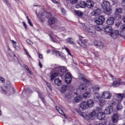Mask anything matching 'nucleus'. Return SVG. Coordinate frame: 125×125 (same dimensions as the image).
<instances>
[{
  "mask_svg": "<svg viewBox=\"0 0 125 125\" xmlns=\"http://www.w3.org/2000/svg\"><path fill=\"white\" fill-rule=\"evenodd\" d=\"M79 78L81 81H83L84 83H82L79 86V89L80 90H87V84L89 83V81L84 78V76L83 74H80L79 75Z\"/></svg>",
  "mask_w": 125,
  "mask_h": 125,
  "instance_id": "1",
  "label": "nucleus"
},
{
  "mask_svg": "<svg viewBox=\"0 0 125 125\" xmlns=\"http://www.w3.org/2000/svg\"><path fill=\"white\" fill-rule=\"evenodd\" d=\"M102 108L100 107H97L96 108L91 112L89 114V118L91 119V120H93L95 117H96V115H97V113H98L99 111H101Z\"/></svg>",
  "mask_w": 125,
  "mask_h": 125,
  "instance_id": "2",
  "label": "nucleus"
},
{
  "mask_svg": "<svg viewBox=\"0 0 125 125\" xmlns=\"http://www.w3.org/2000/svg\"><path fill=\"white\" fill-rule=\"evenodd\" d=\"M79 39L80 40L78 41L79 44H80L82 47L85 48V47H86V43H87V41L82 36L80 37Z\"/></svg>",
  "mask_w": 125,
  "mask_h": 125,
  "instance_id": "3",
  "label": "nucleus"
},
{
  "mask_svg": "<svg viewBox=\"0 0 125 125\" xmlns=\"http://www.w3.org/2000/svg\"><path fill=\"white\" fill-rule=\"evenodd\" d=\"M37 14L38 18H40V17H45L46 18H50L51 17V13H46V12L43 11L42 12H40L39 14L36 13Z\"/></svg>",
  "mask_w": 125,
  "mask_h": 125,
  "instance_id": "4",
  "label": "nucleus"
},
{
  "mask_svg": "<svg viewBox=\"0 0 125 125\" xmlns=\"http://www.w3.org/2000/svg\"><path fill=\"white\" fill-rule=\"evenodd\" d=\"M102 97L104 99H111L112 94L109 91H104L102 93Z\"/></svg>",
  "mask_w": 125,
  "mask_h": 125,
  "instance_id": "5",
  "label": "nucleus"
},
{
  "mask_svg": "<svg viewBox=\"0 0 125 125\" xmlns=\"http://www.w3.org/2000/svg\"><path fill=\"white\" fill-rule=\"evenodd\" d=\"M95 22L97 25H102L105 22V18L102 15L99 16L98 19L96 20Z\"/></svg>",
  "mask_w": 125,
  "mask_h": 125,
  "instance_id": "6",
  "label": "nucleus"
},
{
  "mask_svg": "<svg viewBox=\"0 0 125 125\" xmlns=\"http://www.w3.org/2000/svg\"><path fill=\"white\" fill-rule=\"evenodd\" d=\"M64 78L65 79V83H66L69 84L71 82H72V74H71L70 72L67 73L65 74Z\"/></svg>",
  "mask_w": 125,
  "mask_h": 125,
  "instance_id": "7",
  "label": "nucleus"
},
{
  "mask_svg": "<svg viewBox=\"0 0 125 125\" xmlns=\"http://www.w3.org/2000/svg\"><path fill=\"white\" fill-rule=\"evenodd\" d=\"M123 13V9L121 7L116 8L115 11V15L121 18V15Z\"/></svg>",
  "mask_w": 125,
  "mask_h": 125,
  "instance_id": "8",
  "label": "nucleus"
},
{
  "mask_svg": "<svg viewBox=\"0 0 125 125\" xmlns=\"http://www.w3.org/2000/svg\"><path fill=\"white\" fill-rule=\"evenodd\" d=\"M8 53L10 55L11 57H13L14 59V61L16 62H17L18 61V59L17 58V57L15 56V54H14V53L10 49V48H8Z\"/></svg>",
  "mask_w": 125,
  "mask_h": 125,
  "instance_id": "9",
  "label": "nucleus"
},
{
  "mask_svg": "<svg viewBox=\"0 0 125 125\" xmlns=\"http://www.w3.org/2000/svg\"><path fill=\"white\" fill-rule=\"evenodd\" d=\"M116 100L117 101V102H121L123 100V98L125 97V94H116Z\"/></svg>",
  "mask_w": 125,
  "mask_h": 125,
  "instance_id": "10",
  "label": "nucleus"
},
{
  "mask_svg": "<svg viewBox=\"0 0 125 125\" xmlns=\"http://www.w3.org/2000/svg\"><path fill=\"white\" fill-rule=\"evenodd\" d=\"M113 112V106H109L105 108L104 110V114L106 115H110L111 113Z\"/></svg>",
  "mask_w": 125,
  "mask_h": 125,
  "instance_id": "11",
  "label": "nucleus"
},
{
  "mask_svg": "<svg viewBox=\"0 0 125 125\" xmlns=\"http://www.w3.org/2000/svg\"><path fill=\"white\" fill-rule=\"evenodd\" d=\"M98 111H99L97 112V118L99 120H104V119L105 118V114L101 112V110Z\"/></svg>",
  "mask_w": 125,
  "mask_h": 125,
  "instance_id": "12",
  "label": "nucleus"
},
{
  "mask_svg": "<svg viewBox=\"0 0 125 125\" xmlns=\"http://www.w3.org/2000/svg\"><path fill=\"white\" fill-rule=\"evenodd\" d=\"M88 108H92L94 106V101L92 99H89L86 102Z\"/></svg>",
  "mask_w": 125,
  "mask_h": 125,
  "instance_id": "13",
  "label": "nucleus"
},
{
  "mask_svg": "<svg viewBox=\"0 0 125 125\" xmlns=\"http://www.w3.org/2000/svg\"><path fill=\"white\" fill-rule=\"evenodd\" d=\"M102 6L103 9H106V8L110 7V2L108 1L104 0Z\"/></svg>",
  "mask_w": 125,
  "mask_h": 125,
  "instance_id": "14",
  "label": "nucleus"
},
{
  "mask_svg": "<svg viewBox=\"0 0 125 125\" xmlns=\"http://www.w3.org/2000/svg\"><path fill=\"white\" fill-rule=\"evenodd\" d=\"M119 118H120V116L119 115H118V114H114L112 117V122L114 123V124L118 123V121H119Z\"/></svg>",
  "mask_w": 125,
  "mask_h": 125,
  "instance_id": "15",
  "label": "nucleus"
},
{
  "mask_svg": "<svg viewBox=\"0 0 125 125\" xmlns=\"http://www.w3.org/2000/svg\"><path fill=\"white\" fill-rule=\"evenodd\" d=\"M120 35L119 33V31L118 30H115L114 31H112L111 33L110 34V35L113 39H117L118 38V36Z\"/></svg>",
  "mask_w": 125,
  "mask_h": 125,
  "instance_id": "16",
  "label": "nucleus"
},
{
  "mask_svg": "<svg viewBox=\"0 0 125 125\" xmlns=\"http://www.w3.org/2000/svg\"><path fill=\"white\" fill-rule=\"evenodd\" d=\"M101 13V10L100 9H97L93 11L91 14L93 16H97V15H100Z\"/></svg>",
  "mask_w": 125,
  "mask_h": 125,
  "instance_id": "17",
  "label": "nucleus"
},
{
  "mask_svg": "<svg viewBox=\"0 0 125 125\" xmlns=\"http://www.w3.org/2000/svg\"><path fill=\"white\" fill-rule=\"evenodd\" d=\"M80 107L82 108L83 110H86V109H88L87 104L85 102H82L80 104Z\"/></svg>",
  "mask_w": 125,
  "mask_h": 125,
  "instance_id": "18",
  "label": "nucleus"
},
{
  "mask_svg": "<svg viewBox=\"0 0 125 125\" xmlns=\"http://www.w3.org/2000/svg\"><path fill=\"white\" fill-rule=\"evenodd\" d=\"M121 79H118L116 80L115 81H114L112 84V86H114V87H116V86H119L121 84Z\"/></svg>",
  "mask_w": 125,
  "mask_h": 125,
  "instance_id": "19",
  "label": "nucleus"
},
{
  "mask_svg": "<svg viewBox=\"0 0 125 125\" xmlns=\"http://www.w3.org/2000/svg\"><path fill=\"white\" fill-rule=\"evenodd\" d=\"M100 88L98 86H94L92 88V90L93 94L98 95V91H99Z\"/></svg>",
  "mask_w": 125,
  "mask_h": 125,
  "instance_id": "20",
  "label": "nucleus"
},
{
  "mask_svg": "<svg viewBox=\"0 0 125 125\" xmlns=\"http://www.w3.org/2000/svg\"><path fill=\"white\" fill-rule=\"evenodd\" d=\"M57 19L56 18H51L48 21V24L49 25H53L56 23Z\"/></svg>",
  "mask_w": 125,
  "mask_h": 125,
  "instance_id": "21",
  "label": "nucleus"
},
{
  "mask_svg": "<svg viewBox=\"0 0 125 125\" xmlns=\"http://www.w3.org/2000/svg\"><path fill=\"white\" fill-rule=\"evenodd\" d=\"M104 12L107 15H110V14H112V9H111L110 7L104 9Z\"/></svg>",
  "mask_w": 125,
  "mask_h": 125,
  "instance_id": "22",
  "label": "nucleus"
},
{
  "mask_svg": "<svg viewBox=\"0 0 125 125\" xmlns=\"http://www.w3.org/2000/svg\"><path fill=\"white\" fill-rule=\"evenodd\" d=\"M106 24L107 25H109L110 26H111V25H113V24H114V18H109L106 21Z\"/></svg>",
  "mask_w": 125,
  "mask_h": 125,
  "instance_id": "23",
  "label": "nucleus"
},
{
  "mask_svg": "<svg viewBox=\"0 0 125 125\" xmlns=\"http://www.w3.org/2000/svg\"><path fill=\"white\" fill-rule=\"evenodd\" d=\"M104 30L105 33H110V34H111L113 31V28H112V27L108 26H105L104 27Z\"/></svg>",
  "mask_w": 125,
  "mask_h": 125,
  "instance_id": "24",
  "label": "nucleus"
},
{
  "mask_svg": "<svg viewBox=\"0 0 125 125\" xmlns=\"http://www.w3.org/2000/svg\"><path fill=\"white\" fill-rule=\"evenodd\" d=\"M94 44H95V46H97V47H100L101 46L103 47V44H102V42L101 41H94Z\"/></svg>",
  "mask_w": 125,
  "mask_h": 125,
  "instance_id": "25",
  "label": "nucleus"
},
{
  "mask_svg": "<svg viewBox=\"0 0 125 125\" xmlns=\"http://www.w3.org/2000/svg\"><path fill=\"white\" fill-rule=\"evenodd\" d=\"M93 5H94V3H93V1L91 0H88L86 3V7H88V8H91V7H92Z\"/></svg>",
  "mask_w": 125,
  "mask_h": 125,
  "instance_id": "26",
  "label": "nucleus"
},
{
  "mask_svg": "<svg viewBox=\"0 0 125 125\" xmlns=\"http://www.w3.org/2000/svg\"><path fill=\"white\" fill-rule=\"evenodd\" d=\"M56 109L60 114H61V115H62V116H64L65 118H67L66 117V115L65 114V113H64V112H63V110L61 109L60 107L58 106H56Z\"/></svg>",
  "mask_w": 125,
  "mask_h": 125,
  "instance_id": "27",
  "label": "nucleus"
},
{
  "mask_svg": "<svg viewBox=\"0 0 125 125\" xmlns=\"http://www.w3.org/2000/svg\"><path fill=\"white\" fill-rule=\"evenodd\" d=\"M83 97L86 99H87V98H90V97H91V94L90 92H85L83 95Z\"/></svg>",
  "mask_w": 125,
  "mask_h": 125,
  "instance_id": "28",
  "label": "nucleus"
},
{
  "mask_svg": "<svg viewBox=\"0 0 125 125\" xmlns=\"http://www.w3.org/2000/svg\"><path fill=\"white\" fill-rule=\"evenodd\" d=\"M56 68H59L62 73L67 72V68L65 66H57Z\"/></svg>",
  "mask_w": 125,
  "mask_h": 125,
  "instance_id": "29",
  "label": "nucleus"
},
{
  "mask_svg": "<svg viewBox=\"0 0 125 125\" xmlns=\"http://www.w3.org/2000/svg\"><path fill=\"white\" fill-rule=\"evenodd\" d=\"M83 100V98L81 96H77L74 99V102H76V103H79V102H81Z\"/></svg>",
  "mask_w": 125,
  "mask_h": 125,
  "instance_id": "30",
  "label": "nucleus"
},
{
  "mask_svg": "<svg viewBox=\"0 0 125 125\" xmlns=\"http://www.w3.org/2000/svg\"><path fill=\"white\" fill-rule=\"evenodd\" d=\"M87 31L88 32V34L91 35V36H92V35H94V34H95V30H94L92 29H91L90 28H87Z\"/></svg>",
  "mask_w": 125,
  "mask_h": 125,
  "instance_id": "31",
  "label": "nucleus"
},
{
  "mask_svg": "<svg viewBox=\"0 0 125 125\" xmlns=\"http://www.w3.org/2000/svg\"><path fill=\"white\" fill-rule=\"evenodd\" d=\"M54 83L56 85H58V86H60L61 85V81L60 80H59V79H55L54 80Z\"/></svg>",
  "mask_w": 125,
  "mask_h": 125,
  "instance_id": "32",
  "label": "nucleus"
},
{
  "mask_svg": "<svg viewBox=\"0 0 125 125\" xmlns=\"http://www.w3.org/2000/svg\"><path fill=\"white\" fill-rule=\"evenodd\" d=\"M51 41V42H56V43H60V42L59 41H57V39H56L55 38H53L51 35H49Z\"/></svg>",
  "mask_w": 125,
  "mask_h": 125,
  "instance_id": "33",
  "label": "nucleus"
},
{
  "mask_svg": "<svg viewBox=\"0 0 125 125\" xmlns=\"http://www.w3.org/2000/svg\"><path fill=\"white\" fill-rule=\"evenodd\" d=\"M94 99L95 101H96L97 102H99V101L102 100L101 97L99 96V94L97 95V96H95L94 97Z\"/></svg>",
  "mask_w": 125,
  "mask_h": 125,
  "instance_id": "34",
  "label": "nucleus"
},
{
  "mask_svg": "<svg viewBox=\"0 0 125 125\" xmlns=\"http://www.w3.org/2000/svg\"><path fill=\"white\" fill-rule=\"evenodd\" d=\"M79 4L80 5V7L82 8H84V7L86 6V3L83 1H81L79 3Z\"/></svg>",
  "mask_w": 125,
  "mask_h": 125,
  "instance_id": "35",
  "label": "nucleus"
},
{
  "mask_svg": "<svg viewBox=\"0 0 125 125\" xmlns=\"http://www.w3.org/2000/svg\"><path fill=\"white\" fill-rule=\"evenodd\" d=\"M99 104L100 106H104V105H106V101L102 99L99 102Z\"/></svg>",
  "mask_w": 125,
  "mask_h": 125,
  "instance_id": "36",
  "label": "nucleus"
},
{
  "mask_svg": "<svg viewBox=\"0 0 125 125\" xmlns=\"http://www.w3.org/2000/svg\"><path fill=\"white\" fill-rule=\"evenodd\" d=\"M65 97L66 99H71L73 97V95L71 93H67L65 94Z\"/></svg>",
  "mask_w": 125,
  "mask_h": 125,
  "instance_id": "37",
  "label": "nucleus"
},
{
  "mask_svg": "<svg viewBox=\"0 0 125 125\" xmlns=\"http://www.w3.org/2000/svg\"><path fill=\"white\" fill-rule=\"evenodd\" d=\"M12 43H13V45L14 46V47H15V48H16V49H17V50H19L20 49V48H19V47L18 46L16 45V42L12 40L11 41Z\"/></svg>",
  "mask_w": 125,
  "mask_h": 125,
  "instance_id": "38",
  "label": "nucleus"
},
{
  "mask_svg": "<svg viewBox=\"0 0 125 125\" xmlns=\"http://www.w3.org/2000/svg\"><path fill=\"white\" fill-rule=\"evenodd\" d=\"M75 14H76V15H78V16H79V17H82L83 15V12H82V11H76L75 12Z\"/></svg>",
  "mask_w": 125,
  "mask_h": 125,
  "instance_id": "39",
  "label": "nucleus"
},
{
  "mask_svg": "<svg viewBox=\"0 0 125 125\" xmlns=\"http://www.w3.org/2000/svg\"><path fill=\"white\" fill-rule=\"evenodd\" d=\"M66 41L70 44H74V40L72 38H68L66 40Z\"/></svg>",
  "mask_w": 125,
  "mask_h": 125,
  "instance_id": "40",
  "label": "nucleus"
},
{
  "mask_svg": "<svg viewBox=\"0 0 125 125\" xmlns=\"http://www.w3.org/2000/svg\"><path fill=\"white\" fill-rule=\"evenodd\" d=\"M3 93L4 94H6V95H7L8 96H9L10 94H11V93L9 90H3Z\"/></svg>",
  "mask_w": 125,
  "mask_h": 125,
  "instance_id": "41",
  "label": "nucleus"
},
{
  "mask_svg": "<svg viewBox=\"0 0 125 125\" xmlns=\"http://www.w3.org/2000/svg\"><path fill=\"white\" fill-rule=\"evenodd\" d=\"M66 90H67V87L66 86L64 85L62 87L61 91L62 93H65Z\"/></svg>",
  "mask_w": 125,
  "mask_h": 125,
  "instance_id": "42",
  "label": "nucleus"
},
{
  "mask_svg": "<svg viewBox=\"0 0 125 125\" xmlns=\"http://www.w3.org/2000/svg\"><path fill=\"white\" fill-rule=\"evenodd\" d=\"M117 109L118 111H121V110L123 109V105H122V104H121V103H118L117 105Z\"/></svg>",
  "mask_w": 125,
  "mask_h": 125,
  "instance_id": "43",
  "label": "nucleus"
},
{
  "mask_svg": "<svg viewBox=\"0 0 125 125\" xmlns=\"http://www.w3.org/2000/svg\"><path fill=\"white\" fill-rule=\"evenodd\" d=\"M57 76H58V73H55L53 74L51 76V81H53V80H54V78H56V77H57Z\"/></svg>",
  "mask_w": 125,
  "mask_h": 125,
  "instance_id": "44",
  "label": "nucleus"
},
{
  "mask_svg": "<svg viewBox=\"0 0 125 125\" xmlns=\"http://www.w3.org/2000/svg\"><path fill=\"white\" fill-rule=\"evenodd\" d=\"M120 35L121 37H122V38H124V39H125V30L121 31Z\"/></svg>",
  "mask_w": 125,
  "mask_h": 125,
  "instance_id": "45",
  "label": "nucleus"
},
{
  "mask_svg": "<svg viewBox=\"0 0 125 125\" xmlns=\"http://www.w3.org/2000/svg\"><path fill=\"white\" fill-rule=\"evenodd\" d=\"M64 49L66 50V52H67V54L73 57V56L72 55V54H71V51H70V50H69V49H68V48L66 47H64Z\"/></svg>",
  "mask_w": 125,
  "mask_h": 125,
  "instance_id": "46",
  "label": "nucleus"
},
{
  "mask_svg": "<svg viewBox=\"0 0 125 125\" xmlns=\"http://www.w3.org/2000/svg\"><path fill=\"white\" fill-rule=\"evenodd\" d=\"M53 53L56 54V56H60V53H59V52H58V51L53 50Z\"/></svg>",
  "mask_w": 125,
  "mask_h": 125,
  "instance_id": "47",
  "label": "nucleus"
},
{
  "mask_svg": "<svg viewBox=\"0 0 125 125\" xmlns=\"http://www.w3.org/2000/svg\"><path fill=\"white\" fill-rule=\"evenodd\" d=\"M120 29L121 31H125V24L122 25L120 26Z\"/></svg>",
  "mask_w": 125,
  "mask_h": 125,
  "instance_id": "48",
  "label": "nucleus"
},
{
  "mask_svg": "<svg viewBox=\"0 0 125 125\" xmlns=\"http://www.w3.org/2000/svg\"><path fill=\"white\" fill-rule=\"evenodd\" d=\"M61 12L63 15H65V14H66V10L65 9H64V8H61Z\"/></svg>",
  "mask_w": 125,
  "mask_h": 125,
  "instance_id": "49",
  "label": "nucleus"
},
{
  "mask_svg": "<svg viewBox=\"0 0 125 125\" xmlns=\"http://www.w3.org/2000/svg\"><path fill=\"white\" fill-rule=\"evenodd\" d=\"M79 0H71L70 2L72 3V4H75V3H77Z\"/></svg>",
  "mask_w": 125,
  "mask_h": 125,
  "instance_id": "50",
  "label": "nucleus"
},
{
  "mask_svg": "<svg viewBox=\"0 0 125 125\" xmlns=\"http://www.w3.org/2000/svg\"><path fill=\"white\" fill-rule=\"evenodd\" d=\"M45 83H46L47 86L48 87L49 89L50 90H52V88H51V86L50 85V84H49V83H47V82H46Z\"/></svg>",
  "mask_w": 125,
  "mask_h": 125,
  "instance_id": "51",
  "label": "nucleus"
},
{
  "mask_svg": "<svg viewBox=\"0 0 125 125\" xmlns=\"http://www.w3.org/2000/svg\"><path fill=\"white\" fill-rule=\"evenodd\" d=\"M0 82H1V83H3L5 82V79H4V78H2V77L0 76Z\"/></svg>",
  "mask_w": 125,
  "mask_h": 125,
  "instance_id": "52",
  "label": "nucleus"
},
{
  "mask_svg": "<svg viewBox=\"0 0 125 125\" xmlns=\"http://www.w3.org/2000/svg\"><path fill=\"white\" fill-rule=\"evenodd\" d=\"M45 18H39V20L41 21V22H44V21H45Z\"/></svg>",
  "mask_w": 125,
  "mask_h": 125,
  "instance_id": "53",
  "label": "nucleus"
},
{
  "mask_svg": "<svg viewBox=\"0 0 125 125\" xmlns=\"http://www.w3.org/2000/svg\"><path fill=\"white\" fill-rule=\"evenodd\" d=\"M26 42H27V43H28V44H30V45L33 44V42L32 41H31L30 40H27Z\"/></svg>",
  "mask_w": 125,
  "mask_h": 125,
  "instance_id": "54",
  "label": "nucleus"
},
{
  "mask_svg": "<svg viewBox=\"0 0 125 125\" xmlns=\"http://www.w3.org/2000/svg\"><path fill=\"white\" fill-rule=\"evenodd\" d=\"M24 51H25L26 54L27 55H28V56H29V57L31 58V55H30L29 54V52H28V51H27V50H26V49H24Z\"/></svg>",
  "mask_w": 125,
  "mask_h": 125,
  "instance_id": "55",
  "label": "nucleus"
},
{
  "mask_svg": "<svg viewBox=\"0 0 125 125\" xmlns=\"http://www.w3.org/2000/svg\"><path fill=\"white\" fill-rule=\"evenodd\" d=\"M24 51H25L26 54L27 55H28V56H29V57L31 58V55H30L29 54V52H28V51H27V50H26V49H24Z\"/></svg>",
  "mask_w": 125,
  "mask_h": 125,
  "instance_id": "56",
  "label": "nucleus"
},
{
  "mask_svg": "<svg viewBox=\"0 0 125 125\" xmlns=\"http://www.w3.org/2000/svg\"><path fill=\"white\" fill-rule=\"evenodd\" d=\"M95 29H96V30L97 31H101V30H102V29H101V28H100V27H99V26H96V27H95Z\"/></svg>",
  "mask_w": 125,
  "mask_h": 125,
  "instance_id": "57",
  "label": "nucleus"
},
{
  "mask_svg": "<svg viewBox=\"0 0 125 125\" xmlns=\"http://www.w3.org/2000/svg\"><path fill=\"white\" fill-rule=\"evenodd\" d=\"M78 113L79 114V115H80V116H81L82 117H84V115H83V113L81 112V111H79Z\"/></svg>",
  "mask_w": 125,
  "mask_h": 125,
  "instance_id": "58",
  "label": "nucleus"
},
{
  "mask_svg": "<svg viewBox=\"0 0 125 125\" xmlns=\"http://www.w3.org/2000/svg\"><path fill=\"white\" fill-rule=\"evenodd\" d=\"M75 6L76 8H80V7H81L80 3L79 4H76Z\"/></svg>",
  "mask_w": 125,
  "mask_h": 125,
  "instance_id": "59",
  "label": "nucleus"
},
{
  "mask_svg": "<svg viewBox=\"0 0 125 125\" xmlns=\"http://www.w3.org/2000/svg\"><path fill=\"white\" fill-rule=\"evenodd\" d=\"M3 1L7 5H8V4H9V2H8V0H3Z\"/></svg>",
  "mask_w": 125,
  "mask_h": 125,
  "instance_id": "60",
  "label": "nucleus"
},
{
  "mask_svg": "<svg viewBox=\"0 0 125 125\" xmlns=\"http://www.w3.org/2000/svg\"><path fill=\"white\" fill-rule=\"evenodd\" d=\"M23 66H24L25 69L27 71H28V70H30V69H29V67H28V66H27L26 64H24Z\"/></svg>",
  "mask_w": 125,
  "mask_h": 125,
  "instance_id": "61",
  "label": "nucleus"
},
{
  "mask_svg": "<svg viewBox=\"0 0 125 125\" xmlns=\"http://www.w3.org/2000/svg\"><path fill=\"white\" fill-rule=\"evenodd\" d=\"M122 5L123 6H125V0H123L122 2Z\"/></svg>",
  "mask_w": 125,
  "mask_h": 125,
  "instance_id": "62",
  "label": "nucleus"
},
{
  "mask_svg": "<svg viewBox=\"0 0 125 125\" xmlns=\"http://www.w3.org/2000/svg\"><path fill=\"white\" fill-rule=\"evenodd\" d=\"M121 25V22H117L116 23V27H120V25Z\"/></svg>",
  "mask_w": 125,
  "mask_h": 125,
  "instance_id": "63",
  "label": "nucleus"
},
{
  "mask_svg": "<svg viewBox=\"0 0 125 125\" xmlns=\"http://www.w3.org/2000/svg\"><path fill=\"white\" fill-rule=\"evenodd\" d=\"M22 24H23L25 29H27V25H26V23H25V22H22Z\"/></svg>",
  "mask_w": 125,
  "mask_h": 125,
  "instance_id": "64",
  "label": "nucleus"
}]
</instances>
